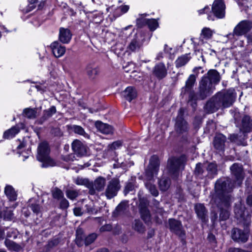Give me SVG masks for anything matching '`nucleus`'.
I'll use <instances>...</instances> for the list:
<instances>
[{
    "mask_svg": "<svg viewBox=\"0 0 252 252\" xmlns=\"http://www.w3.org/2000/svg\"><path fill=\"white\" fill-rule=\"evenodd\" d=\"M215 189V197L212 201L220 208V220H226L229 216V211L226 208L229 206L231 200L229 193L232 190V187L229 186L228 180L220 179L216 182Z\"/></svg>",
    "mask_w": 252,
    "mask_h": 252,
    "instance_id": "nucleus-1",
    "label": "nucleus"
},
{
    "mask_svg": "<svg viewBox=\"0 0 252 252\" xmlns=\"http://www.w3.org/2000/svg\"><path fill=\"white\" fill-rule=\"evenodd\" d=\"M220 81V76L216 70L208 71L207 75L204 76L199 83V90L198 94H190L189 100H197L205 99L211 95L215 90L213 84H217Z\"/></svg>",
    "mask_w": 252,
    "mask_h": 252,
    "instance_id": "nucleus-2",
    "label": "nucleus"
},
{
    "mask_svg": "<svg viewBox=\"0 0 252 252\" xmlns=\"http://www.w3.org/2000/svg\"><path fill=\"white\" fill-rule=\"evenodd\" d=\"M236 97L233 89L219 92L207 102L205 109L208 112L213 113L220 108L229 107L233 104Z\"/></svg>",
    "mask_w": 252,
    "mask_h": 252,
    "instance_id": "nucleus-3",
    "label": "nucleus"
},
{
    "mask_svg": "<svg viewBox=\"0 0 252 252\" xmlns=\"http://www.w3.org/2000/svg\"><path fill=\"white\" fill-rule=\"evenodd\" d=\"M159 165V162L158 157L156 156H153L150 158L149 164L145 171V186L150 192L155 197L158 196V191L156 186L152 182L158 174Z\"/></svg>",
    "mask_w": 252,
    "mask_h": 252,
    "instance_id": "nucleus-4",
    "label": "nucleus"
},
{
    "mask_svg": "<svg viewBox=\"0 0 252 252\" xmlns=\"http://www.w3.org/2000/svg\"><path fill=\"white\" fill-rule=\"evenodd\" d=\"M49 148L46 142L41 143L38 147L37 159L42 163V167H47L56 165L54 160L49 157Z\"/></svg>",
    "mask_w": 252,
    "mask_h": 252,
    "instance_id": "nucleus-5",
    "label": "nucleus"
},
{
    "mask_svg": "<svg viewBox=\"0 0 252 252\" xmlns=\"http://www.w3.org/2000/svg\"><path fill=\"white\" fill-rule=\"evenodd\" d=\"M252 28V22L249 20H243L240 22L234 28L232 33L227 35L229 38L231 36H242L246 34Z\"/></svg>",
    "mask_w": 252,
    "mask_h": 252,
    "instance_id": "nucleus-6",
    "label": "nucleus"
},
{
    "mask_svg": "<svg viewBox=\"0 0 252 252\" xmlns=\"http://www.w3.org/2000/svg\"><path fill=\"white\" fill-rule=\"evenodd\" d=\"M185 158L181 156L179 158H170L168 162V168L172 174H176L184 166Z\"/></svg>",
    "mask_w": 252,
    "mask_h": 252,
    "instance_id": "nucleus-7",
    "label": "nucleus"
},
{
    "mask_svg": "<svg viewBox=\"0 0 252 252\" xmlns=\"http://www.w3.org/2000/svg\"><path fill=\"white\" fill-rule=\"evenodd\" d=\"M121 188L120 181L118 178L112 179L108 183L105 194L108 199H111L115 196Z\"/></svg>",
    "mask_w": 252,
    "mask_h": 252,
    "instance_id": "nucleus-8",
    "label": "nucleus"
},
{
    "mask_svg": "<svg viewBox=\"0 0 252 252\" xmlns=\"http://www.w3.org/2000/svg\"><path fill=\"white\" fill-rule=\"evenodd\" d=\"M183 114L184 110L180 109L175 124V130L178 133H183L189 129L188 124L183 118Z\"/></svg>",
    "mask_w": 252,
    "mask_h": 252,
    "instance_id": "nucleus-9",
    "label": "nucleus"
},
{
    "mask_svg": "<svg viewBox=\"0 0 252 252\" xmlns=\"http://www.w3.org/2000/svg\"><path fill=\"white\" fill-rule=\"evenodd\" d=\"M232 174L236 179L235 185L240 186L244 178V175L242 165L238 163H234L230 167Z\"/></svg>",
    "mask_w": 252,
    "mask_h": 252,
    "instance_id": "nucleus-10",
    "label": "nucleus"
},
{
    "mask_svg": "<svg viewBox=\"0 0 252 252\" xmlns=\"http://www.w3.org/2000/svg\"><path fill=\"white\" fill-rule=\"evenodd\" d=\"M225 5L222 0H215L212 5V11L218 18H223L225 16Z\"/></svg>",
    "mask_w": 252,
    "mask_h": 252,
    "instance_id": "nucleus-11",
    "label": "nucleus"
},
{
    "mask_svg": "<svg viewBox=\"0 0 252 252\" xmlns=\"http://www.w3.org/2000/svg\"><path fill=\"white\" fill-rule=\"evenodd\" d=\"M231 237L235 241L245 243L248 239L249 233L247 231H243L238 228H234L231 231Z\"/></svg>",
    "mask_w": 252,
    "mask_h": 252,
    "instance_id": "nucleus-12",
    "label": "nucleus"
},
{
    "mask_svg": "<svg viewBox=\"0 0 252 252\" xmlns=\"http://www.w3.org/2000/svg\"><path fill=\"white\" fill-rule=\"evenodd\" d=\"M106 184V180L102 177H98L91 186L89 193L92 195L95 193V191H100L103 190Z\"/></svg>",
    "mask_w": 252,
    "mask_h": 252,
    "instance_id": "nucleus-13",
    "label": "nucleus"
},
{
    "mask_svg": "<svg viewBox=\"0 0 252 252\" xmlns=\"http://www.w3.org/2000/svg\"><path fill=\"white\" fill-rule=\"evenodd\" d=\"M169 227L171 231L175 232L180 237H184L185 235V231L183 229L181 222L175 219L169 220Z\"/></svg>",
    "mask_w": 252,
    "mask_h": 252,
    "instance_id": "nucleus-14",
    "label": "nucleus"
},
{
    "mask_svg": "<svg viewBox=\"0 0 252 252\" xmlns=\"http://www.w3.org/2000/svg\"><path fill=\"white\" fill-rule=\"evenodd\" d=\"M234 213L236 218L238 220H240V221H244V225H248L251 222V218L249 216H247L245 218L246 212L243 208L240 207L239 205H236L234 208Z\"/></svg>",
    "mask_w": 252,
    "mask_h": 252,
    "instance_id": "nucleus-15",
    "label": "nucleus"
},
{
    "mask_svg": "<svg viewBox=\"0 0 252 252\" xmlns=\"http://www.w3.org/2000/svg\"><path fill=\"white\" fill-rule=\"evenodd\" d=\"M72 149L78 156H84L87 154V147L79 140H75L72 143Z\"/></svg>",
    "mask_w": 252,
    "mask_h": 252,
    "instance_id": "nucleus-16",
    "label": "nucleus"
},
{
    "mask_svg": "<svg viewBox=\"0 0 252 252\" xmlns=\"http://www.w3.org/2000/svg\"><path fill=\"white\" fill-rule=\"evenodd\" d=\"M153 73L159 79L165 77L167 71L165 64L161 63L157 64L153 68Z\"/></svg>",
    "mask_w": 252,
    "mask_h": 252,
    "instance_id": "nucleus-17",
    "label": "nucleus"
},
{
    "mask_svg": "<svg viewBox=\"0 0 252 252\" xmlns=\"http://www.w3.org/2000/svg\"><path fill=\"white\" fill-rule=\"evenodd\" d=\"M94 125L96 129L103 134H110L113 133V128L109 125L97 121L95 122Z\"/></svg>",
    "mask_w": 252,
    "mask_h": 252,
    "instance_id": "nucleus-18",
    "label": "nucleus"
},
{
    "mask_svg": "<svg viewBox=\"0 0 252 252\" xmlns=\"http://www.w3.org/2000/svg\"><path fill=\"white\" fill-rule=\"evenodd\" d=\"M147 201H144L140 199V211L141 217L144 221L146 222H149L151 220V216L149 211L147 208Z\"/></svg>",
    "mask_w": 252,
    "mask_h": 252,
    "instance_id": "nucleus-19",
    "label": "nucleus"
},
{
    "mask_svg": "<svg viewBox=\"0 0 252 252\" xmlns=\"http://www.w3.org/2000/svg\"><path fill=\"white\" fill-rule=\"evenodd\" d=\"M51 48L54 55L57 58L63 56L65 52L64 46H62L58 42H54L51 45Z\"/></svg>",
    "mask_w": 252,
    "mask_h": 252,
    "instance_id": "nucleus-20",
    "label": "nucleus"
},
{
    "mask_svg": "<svg viewBox=\"0 0 252 252\" xmlns=\"http://www.w3.org/2000/svg\"><path fill=\"white\" fill-rule=\"evenodd\" d=\"M129 9V6L128 5H122L114 9L113 6L107 8V10L108 11L114 10L113 15L116 18L126 13L128 11Z\"/></svg>",
    "mask_w": 252,
    "mask_h": 252,
    "instance_id": "nucleus-21",
    "label": "nucleus"
},
{
    "mask_svg": "<svg viewBox=\"0 0 252 252\" xmlns=\"http://www.w3.org/2000/svg\"><path fill=\"white\" fill-rule=\"evenodd\" d=\"M225 141L226 137L223 134H218L216 135L214 141V147L218 150H223Z\"/></svg>",
    "mask_w": 252,
    "mask_h": 252,
    "instance_id": "nucleus-22",
    "label": "nucleus"
},
{
    "mask_svg": "<svg viewBox=\"0 0 252 252\" xmlns=\"http://www.w3.org/2000/svg\"><path fill=\"white\" fill-rule=\"evenodd\" d=\"M71 38V34L67 29L61 28L60 29L59 39L63 43H68Z\"/></svg>",
    "mask_w": 252,
    "mask_h": 252,
    "instance_id": "nucleus-23",
    "label": "nucleus"
},
{
    "mask_svg": "<svg viewBox=\"0 0 252 252\" xmlns=\"http://www.w3.org/2000/svg\"><path fill=\"white\" fill-rule=\"evenodd\" d=\"M123 94L126 100L130 101L136 97L137 93L134 88L128 87L123 92Z\"/></svg>",
    "mask_w": 252,
    "mask_h": 252,
    "instance_id": "nucleus-24",
    "label": "nucleus"
},
{
    "mask_svg": "<svg viewBox=\"0 0 252 252\" xmlns=\"http://www.w3.org/2000/svg\"><path fill=\"white\" fill-rule=\"evenodd\" d=\"M4 193L10 201H15L17 199V194L14 188L10 185H6L4 189Z\"/></svg>",
    "mask_w": 252,
    "mask_h": 252,
    "instance_id": "nucleus-25",
    "label": "nucleus"
},
{
    "mask_svg": "<svg viewBox=\"0 0 252 252\" xmlns=\"http://www.w3.org/2000/svg\"><path fill=\"white\" fill-rule=\"evenodd\" d=\"M12 211L5 207L0 210V218L5 220H11L13 219Z\"/></svg>",
    "mask_w": 252,
    "mask_h": 252,
    "instance_id": "nucleus-26",
    "label": "nucleus"
},
{
    "mask_svg": "<svg viewBox=\"0 0 252 252\" xmlns=\"http://www.w3.org/2000/svg\"><path fill=\"white\" fill-rule=\"evenodd\" d=\"M4 244L7 248L10 251L18 252L22 249V247L19 244H18L7 238L5 239Z\"/></svg>",
    "mask_w": 252,
    "mask_h": 252,
    "instance_id": "nucleus-27",
    "label": "nucleus"
},
{
    "mask_svg": "<svg viewBox=\"0 0 252 252\" xmlns=\"http://www.w3.org/2000/svg\"><path fill=\"white\" fill-rule=\"evenodd\" d=\"M86 71L89 78L94 79L99 74V70L97 66L88 65L86 68Z\"/></svg>",
    "mask_w": 252,
    "mask_h": 252,
    "instance_id": "nucleus-28",
    "label": "nucleus"
},
{
    "mask_svg": "<svg viewBox=\"0 0 252 252\" xmlns=\"http://www.w3.org/2000/svg\"><path fill=\"white\" fill-rule=\"evenodd\" d=\"M195 210L198 217L202 220L205 221L206 211L203 204H198L195 206Z\"/></svg>",
    "mask_w": 252,
    "mask_h": 252,
    "instance_id": "nucleus-29",
    "label": "nucleus"
},
{
    "mask_svg": "<svg viewBox=\"0 0 252 252\" xmlns=\"http://www.w3.org/2000/svg\"><path fill=\"white\" fill-rule=\"evenodd\" d=\"M191 58L189 54L183 55L177 58L175 61V64L177 67H182L187 63Z\"/></svg>",
    "mask_w": 252,
    "mask_h": 252,
    "instance_id": "nucleus-30",
    "label": "nucleus"
},
{
    "mask_svg": "<svg viewBox=\"0 0 252 252\" xmlns=\"http://www.w3.org/2000/svg\"><path fill=\"white\" fill-rule=\"evenodd\" d=\"M242 127L246 132L249 131L252 127V120L248 116H245L242 121Z\"/></svg>",
    "mask_w": 252,
    "mask_h": 252,
    "instance_id": "nucleus-31",
    "label": "nucleus"
},
{
    "mask_svg": "<svg viewBox=\"0 0 252 252\" xmlns=\"http://www.w3.org/2000/svg\"><path fill=\"white\" fill-rule=\"evenodd\" d=\"M19 132V128L18 126L12 127L10 129L6 131L3 134L4 138L10 139L13 138L16 134Z\"/></svg>",
    "mask_w": 252,
    "mask_h": 252,
    "instance_id": "nucleus-32",
    "label": "nucleus"
},
{
    "mask_svg": "<svg viewBox=\"0 0 252 252\" xmlns=\"http://www.w3.org/2000/svg\"><path fill=\"white\" fill-rule=\"evenodd\" d=\"M132 228L139 233H143L145 232V229L142 222L136 220L132 223Z\"/></svg>",
    "mask_w": 252,
    "mask_h": 252,
    "instance_id": "nucleus-33",
    "label": "nucleus"
},
{
    "mask_svg": "<svg viewBox=\"0 0 252 252\" xmlns=\"http://www.w3.org/2000/svg\"><path fill=\"white\" fill-rule=\"evenodd\" d=\"M196 81V76L193 74L189 76L186 82L185 90L190 91L194 86Z\"/></svg>",
    "mask_w": 252,
    "mask_h": 252,
    "instance_id": "nucleus-34",
    "label": "nucleus"
},
{
    "mask_svg": "<svg viewBox=\"0 0 252 252\" xmlns=\"http://www.w3.org/2000/svg\"><path fill=\"white\" fill-rule=\"evenodd\" d=\"M71 129L74 133L82 135L85 138H89V135L85 131L84 128L81 126L73 125L71 126Z\"/></svg>",
    "mask_w": 252,
    "mask_h": 252,
    "instance_id": "nucleus-35",
    "label": "nucleus"
},
{
    "mask_svg": "<svg viewBox=\"0 0 252 252\" xmlns=\"http://www.w3.org/2000/svg\"><path fill=\"white\" fill-rule=\"evenodd\" d=\"M141 46V44L135 37L131 41L127 48L131 51H136L140 49Z\"/></svg>",
    "mask_w": 252,
    "mask_h": 252,
    "instance_id": "nucleus-36",
    "label": "nucleus"
},
{
    "mask_svg": "<svg viewBox=\"0 0 252 252\" xmlns=\"http://www.w3.org/2000/svg\"><path fill=\"white\" fill-rule=\"evenodd\" d=\"M158 184L160 190L165 191L169 188L170 181L169 179L163 177L159 180Z\"/></svg>",
    "mask_w": 252,
    "mask_h": 252,
    "instance_id": "nucleus-37",
    "label": "nucleus"
},
{
    "mask_svg": "<svg viewBox=\"0 0 252 252\" xmlns=\"http://www.w3.org/2000/svg\"><path fill=\"white\" fill-rule=\"evenodd\" d=\"M213 32V31L210 28H204L201 31L200 38L206 39H210L212 37Z\"/></svg>",
    "mask_w": 252,
    "mask_h": 252,
    "instance_id": "nucleus-38",
    "label": "nucleus"
},
{
    "mask_svg": "<svg viewBox=\"0 0 252 252\" xmlns=\"http://www.w3.org/2000/svg\"><path fill=\"white\" fill-rule=\"evenodd\" d=\"M143 22L146 23L151 31L155 30L158 27V23L156 19H142Z\"/></svg>",
    "mask_w": 252,
    "mask_h": 252,
    "instance_id": "nucleus-39",
    "label": "nucleus"
},
{
    "mask_svg": "<svg viewBox=\"0 0 252 252\" xmlns=\"http://www.w3.org/2000/svg\"><path fill=\"white\" fill-rule=\"evenodd\" d=\"M207 170L210 177L217 174V165L215 163H211L208 164Z\"/></svg>",
    "mask_w": 252,
    "mask_h": 252,
    "instance_id": "nucleus-40",
    "label": "nucleus"
},
{
    "mask_svg": "<svg viewBox=\"0 0 252 252\" xmlns=\"http://www.w3.org/2000/svg\"><path fill=\"white\" fill-rule=\"evenodd\" d=\"M23 114L27 118L32 119L35 118L36 112L33 109L26 108L23 111Z\"/></svg>",
    "mask_w": 252,
    "mask_h": 252,
    "instance_id": "nucleus-41",
    "label": "nucleus"
},
{
    "mask_svg": "<svg viewBox=\"0 0 252 252\" xmlns=\"http://www.w3.org/2000/svg\"><path fill=\"white\" fill-rule=\"evenodd\" d=\"M82 231L81 229L76 231V243L79 246H81L84 243V237L82 235Z\"/></svg>",
    "mask_w": 252,
    "mask_h": 252,
    "instance_id": "nucleus-42",
    "label": "nucleus"
},
{
    "mask_svg": "<svg viewBox=\"0 0 252 252\" xmlns=\"http://www.w3.org/2000/svg\"><path fill=\"white\" fill-rule=\"evenodd\" d=\"M97 235L95 233L90 234L85 238L84 243L86 245H89L92 243L96 238Z\"/></svg>",
    "mask_w": 252,
    "mask_h": 252,
    "instance_id": "nucleus-43",
    "label": "nucleus"
},
{
    "mask_svg": "<svg viewBox=\"0 0 252 252\" xmlns=\"http://www.w3.org/2000/svg\"><path fill=\"white\" fill-rule=\"evenodd\" d=\"M52 194L54 198L58 199L62 198L63 195L62 190L57 188L53 190Z\"/></svg>",
    "mask_w": 252,
    "mask_h": 252,
    "instance_id": "nucleus-44",
    "label": "nucleus"
},
{
    "mask_svg": "<svg viewBox=\"0 0 252 252\" xmlns=\"http://www.w3.org/2000/svg\"><path fill=\"white\" fill-rule=\"evenodd\" d=\"M66 194L67 197L71 200H73L74 199L76 198L78 195L77 191L74 190H67Z\"/></svg>",
    "mask_w": 252,
    "mask_h": 252,
    "instance_id": "nucleus-45",
    "label": "nucleus"
},
{
    "mask_svg": "<svg viewBox=\"0 0 252 252\" xmlns=\"http://www.w3.org/2000/svg\"><path fill=\"white\" fill-rule=\"evenodd\" d=\"M56 112V107L54 106L51 107L48 110L44 112V116L46 118L51 117L53 114Z\"/></svg>",
    "mask_w": 252,
    "mask_h": 252,
    "instance_id": "nucleus-46",
    "label": "nucleus"
},
{
    "mask_svg": "<svg viewBox=\"0 0 252 252\" xmlns=\"http://www.w3.org/2000/svg\"><path fill=\"white\" fill-rule=\"evenodd\" d=\"M31 209L32 210V211H33V212L35 214H36V215H38V214L40 213V211H41V207L40 206V205L36 203H35L34 204H32L31 206H30Z\"/></svg>",
    "mask_w": 252,
    "mask_h": 252,
    "instance_id": "nucleus-47",
    "label": "nucleus"
},
{
    "mask_svg": "<svg viewBox=\"0 0 252 252\" xmlns=\"http://www.w3.org/2000/svg\"><path fill=\"white\" fill-rule=\"evenodd\" d=\"M75 183L78 185H86L88 183V181L87 179L78 177L75 179Z\"/></svg>",
    "mask_w": 252,
    "mask_h": 252,
    "instance_id": "nucleus-48",
    "label": "nucleus"
},
{
    "mask_svg": "<svg viewBox=\"0 0 252 252\" xmlns=\"http://www.w3.org/2000/svg\"><path fill=\"white\" fill-rule=\"evenodd\" d=\"M6 237L7 238H12L15 239L17 237L16 230L10 229L7 232Z\"/></svg>",
    "mask_w": 252,
    "mask_h": 252,
    "instance_id": "nucleus-49",
    "label": "nucleus"
},
{
    "mask_svg": "<svg viewBox=\"0 0 252 252\" xmlns=\"http://www.w3.org/2000/svg\"><path fill=\"white\" fill-rule=\"evenodd\" d=\"M122 145V142L121 141H117L112 143L109 147L111 149H116L120 147Z\"/></svg>",
    "mask_w": 252,
    "mask_h": 252,
    "instance_id": "nucleus-50",
    "label": "nucleus"
},
{
    "mask_svg": "<svg viewBox=\"0 0 252 252\" xmlns=\"http://www.w3.org/2000/svg\"><path fill=\"white\" fill-rule=\"evenodd\" d=\"M199 45L200 48L198 49L196 48L195 49L194 52H195L196 55L199 54L200 57L201 58H203V55H202V51H203L202 45H203V42L200 41V42H199Z\"/></svg>",
    "mask_w": 252,
    "mask_h": 252,
    "instance_id": "nucleus-51",
    "label": "nucleus"
},
{
    "mask_svg": "<svg viewBox=\"0 0 252 252\" xmlns=\"http://www.w3.org/2000/svg\"><path fill=\"white\" fill-rule=\"evenodd\" d=\"M194 172L195 174L197 175H199L203 173L202 165L201 163H199L196 164Z\"/></svg>",
    "mask_w": 252,
    "mask_h": 252,
    "instance_id": "nucleus-52",
    "label": "nucleus"
},
{
    "mask_svg": "<svg viewBox=\"0 0 252 252\" xmlns=\"http://www.w3.org/2000/svg\"><path fill=\"white\" fill-rule=\"evenodd\" d=\"M126 204L124 202L121 203L116 208V211L120 213L121 212L126 209Z\"/></svg>",
    "mask_w": 252,
    "mask_h": 252,
    "instance_id": "nucleus-53",
    "label": "nucleus"
},
{
    "mask_svg": "<svg viewBox=\"0 0 252 252\" xmlns=\"http://www.w3.org/2000/svg\"><path fill=\"white\" fill-rule=\"evenodd\" d=\"M68 205L69 203L66 199L63 198L62 199L60 202L61 208L63 209H65L68 207Z\"/></svg>",
    "mask_w": 252,
    "mask_h": 252,
    "instance_id": "nucleus-54",
    "label": "nucleus"
},
{
    "mask_svg": "<svg viewBox=\"0 0 252 252\" xmlns=\"http://www.w3.org/2000/svg\"><path fill=\"white\" fill-rule=\"evenodd\" d=\"M124 167H125L124 162L121 159H118L117 161V163L114 164V168H119V167L124 168Z\"/></svg>",
    "mask_w": 252,
    "mask_h": 252,
    "instance_id": "nucleus-55",
    "label": "nucleus"
},
{
    "mask_svg": "<svg viewBox=\"0 0 252 252\" xmlns=\"http://www.w3.org/2000/svg\"><path fill=\"white\" fill-rule=\"evenodd\" d=\"M112 229V226L110 224H106L102 226L100 230L101 231H110Z\"/></svg>",
    "mask_w": 252,
    "mask_h": 252,
    "instance_id": "nucleus-56",
    "label": "nucleus"
},
{
    "mask_svg": "<svg viewBox=\"0 0 252 252\" xmlns=\"http://www.w3.org/2000/svg\"><path fill=\"white\" fill-rule=\"evenodd\" d=\"M142 19H146L145 18L138 19L136 20V24L138 27H142L143 25L146 24V23L143 22Z\"/></svg>",
    "mask_w": 252,
    "mask_h": 252,
    "instance_id": "nucleus-57",
    "label": "nucleus"
},
{
    "mask_svg": "<svg viewBox=\"0 0 252 252\" xmlns=\"http://www.w3.org/2000/svg\"><path fill=\"white\" fill-rule=\"evenodd\" d=\"M74 214L76 216H80L82 214V212L80 208H75L74 209Z\"/></svg>",
    "mask_w": 252,
    "mask_h": 252,
    "instance_id": "nucleus-58",
    "label": "nucleus"
},
{
    "mask_svg": "<svg viewBox=\"0 0 252 252\" xmlns=\"http://www.w3.org/2000/svg\"><path fill=\"white\" fill-rule=\"evenodd\" d=\"M5 236V228H0V241L3 240Z\"/></svg>",
    "mask_w": 252,
    "mask_h": 252,
    "instance_id": "nucleus-59",
    "label": "nucleus"
},
{
    "mask_svg": "<svg viewBox=\"0 0 252 252\" xmlns=\"http://www.w3.org/2000/svg\"><path fill=\"white\" fill-rule=\"evenodd\" d=\"M133 185L131 183H128L126 187V190L127 192L131 191L133 189Z\"/></svg>",
    "mask_w": 252,
    "mask_h": 252,
    "instance_id": "nucleus-60",
    "label": "nucleus"
},
{
    "mask_svg": "<svg viewBox=\"0 0 252 252\" xmlns=\"http://www.w3.org/2000/svg\"><path fill=\"white\" fill-rule=\"evenodd\" d=\"M210 10L209 7L206 6L203 9L198 10L199 14L207 13Z\"/></svg>",
    "mask_w": 252,
    "mask_h": 252,
    "instance_id": "nucleus-61",
    "label": "nucleus"
},
{
    "mask_svg": "<svg viewBox=\"0 0 252 252\" xmlns=\"http://www.w3.org/2000/svg\"><path fill=\"white\" fill-rule=\"evenodd\" d=\"M18 153L19 154H20V155H21V154H22V160H23V161H25V159L28 158V157H29V154H30V151L28 150L27 153V154H26V155H23V153H21L20 152H18Z\"/></svg>",
    "mask_w": 252,
    "mask_h": 252,
    "instance_id": "nucleus-62",
    "label": "nucleus"
},
{
    "mask_svg": "<svg viewBox=\"0 0 252 252\" xmlns=\"http://www.w3.org/2000/svg\"><path fill=\"white\" fill-rule=\"evenodd\" d=\"M247 203L250 206H252V195H249L247 197Z\"/></svg>",
    "mask_w": 252,
    "mask_h": 252,
    "instance_id": "nucleus-63",
    "label": "nucleus"
},
{
    "mask_svg": "<svg viewBox=\"0 0 252 252\" xmlns=\"http://www.w3.org/2000/svg\"><path fill=\"white\" fill-rule=\"evenodd\" d=\"M36 1L37 0H29V2L30 3V4L31 5V6H30L31 9L29 10V11L35 8V6L34 5V3H35Z\"/></svg>",
    "mask_w": 252,
    "mask_h": 252,
    "instance_id": "nucleus-64",
    "label": "nucleus"
}]
</instances>
